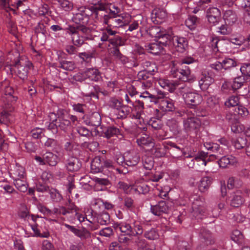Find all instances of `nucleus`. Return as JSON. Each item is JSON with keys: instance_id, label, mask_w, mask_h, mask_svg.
<instances>
[{"instance_id": "nucleus-1", "label": "nucleus", "mask_w": 250, "mask_h": 250, "mask_svg": "<svg viewBox=\"0 0 250 250\" xmlns=\"http://www.w3.org/2000/svg\"><path fill=\"white\" fill-rule=\"evenodd\" d=\"M1 88L3 90L4 95L2 97V100L8 105H11L8 108L7 106L0 112V123L7 124L13 121V117L10 113L14 110L12 104L16 102L17 97L13 95L14 91L13 88L9 85V82L5 81L1 83Z\"/></svg>"}, {"instance_id": "nucleus-2", "label": "nucleus", "mask_w": 250, "mask_h": 250, "mask_svg": "<svg viewBox=\"0 0 250 250\" xmlns=\"http://www.w3.org/2000/svg\"><path fill=\"white\" fill-rule=\"evenodd\" d=\"M65 30L71 36L73 44L78 47L84 43L89 32V28L83 25H68Z\"/></svg>"}, {"instance_id": "nucleus-3", "label": "nucleus", "mask_w": 250, "mask_h": 250, "mask_svg": "<svg viewBox=\"0 0 250 250\" xmlns=\"http://www.w3.org/2000/svg\"><path fill=\"white\" fill-rule=\"evenodd\" d=\"M131 229V232L127 233V235L132 236L131 243L136 246L140 250L147 243L142 236L143 233L142 225L140 222L133 221Z\"/></svg>"}, {"instance_id": "nucleus-4", "label": "nucleus", "mask_w": 250, "mask_h": 250, "mask_svg": "<svg viewBox=\"0 0 250 250\" xmlns=\"http://www.w3.org/2000/svg\"><path fill=\"white\" fill-rule=\"evenodd\" d=\"M183 130L188 136L195 137L201 127L200 120L195 117H188L184 118L183 121Z\"/></svg>"}, {"instance_id": "nucleus-5", "label": "nucleus", "mask_w": 250, "mask_h": 250, "mask_svg": "<svg viewBox=\"0 0 250 250\" xmlns=\"http://www.w3.org/2000/svg\"><path fill=\"white\" fill-rule=\"evenodd\" d=\"M31 66L32 63L29 61L21 59L13 63L11 69L20 79L24 80L27 79L28 71Z\"/></svg>"}, {"instance_id": "nucleus-6", "label": "nucleus", "mask_w": 250, "mask_h": 250, "mask_svg": "<svg viewBox=\"0 0 250 250\" xmlns=\"http://www.w3.org/2000/svg\"><path fill=\"white\" fill-rule=\"evenodd\" d=\"M54 116L57 120L59 128L61 130L66 131L70 127V121L68 119V113L63 109H59L56 114L51 113L49 117L50 119Z\"/></svg>"}, {"instance_id": "nucleus-7", "label": "nucleus", "mask_w": 250, "mask_h": 250, "mask_svg": "<svg viewBox=\"0 0 250 250\" xmlns=\"http://www.w3.org/2000/svg\"><path fill=\"white\" fill-rule=\"evenodd\" d=\"M110 54L115 60L120 62L123 64H128L127 67H136L139 64L134 61H129L128 58L123 55L118 47H113L110 48Z\"/></svg>"}, {"instance_id": "nucleus-8", "label": "nucleus", "mask_w": 250, "mask_h": 250, "mask_svg": "<svg viewBox=\"0 0 250 250\" xmlns=\"http://www.w3.org/2000/svg\"><path fill=\"white\" fill-rule=\"evenodd\" d=\"M215 74L208 68L202 71V75L199 80V86L202 90L206 89L209 85L214 82Z\"/></svg>"}, {"instance_id": "nucleus-9", "label": "nucleus", "mask_w": 250, "mask_h": 250, "mask_svg": "<svg viewBox=\"0 0 250 250\" xmlns=\"http://www.w3.org/2000/svg\"><path fill=\"white\" fill-rule=\"evenodd\" d=\"M35 159L40 165L47 164L50 166H55L58 162V156L51 152H46L42 157L36 156Z\"/></svg>"}, {"instance_id": "nucleus-10", "label": "nucleus", "mask_w": 250, "mask_h": 250, "mask_svg": "<svg viewBox=\"0 0 250 250\" xmlns=\"http://www.w3.org/2000/svg\"><path fill=\"white\" fill-rule=\"evenodd\" d=\"M183 97L186 104L191 108L199 105L202 101V96L194 92L187 91L183 94Z\"/></svg>"}, {"instance_id": "nucleus-11", "label": "nucleus", "mask_w": 250, "mask_h": 250, "mask_svg": "<svg viewBox=\"0 0 250 250\" xmlns=\"http://www.w3.org/2000/svg\"><path fill=\"white\" fill-rule=\"evenodd\" d=\"M168 41H158L155 42L148 43L145 45V49L154 55H158L163 50V46L168 44Z\"/></svg>"}, {"instance_id": "nucleus-12", "label": "nucleus", "mask_w": 250, "mask_h": 250, "mask_svg": "<svg viewBox=\"0 0 250 250\" xmlns=\"http://www.w3.org/2000/svg\"><path fill=\"white\" fill-rule=\"evenodd\" d=\"M138 81H140L141 87L146 89L151 87L153 84V77L145 70L140 71L137 76Z\"/></svg>"}, {"instance_id": "nucleus-13", "label": "nucleus", "mask_w": 250, "mask_h": 250, "mask_svg": "<svg viewBox=\"0 0 250 250\" xmlns=\"http://www.w3.org/2000/svg\"><path fill=\"white\" fill-rule=\"evenodd\" d=\"M149 35L152 37L158 39L159 41H170L171 36L166 33L165 31L162 30L158 26L151 27L148 30Z\"/></svg>"}, {"instance_id": "nucleus-14", "label": "nucleus", "mask_w": 250, "mask_h": 250, "mask_svg": "<svg viewBox=\"0 0 250 250\" xmlns=\"http://www.w3.org/2000/svg\"><path fill=\"white\" fill-rule=\"evenodd\" d=\"M87 10L85 7H80L78 12L74 15L72 21L76 25H84L88 22L89 18L87 13Z\"/></svg>"}, {"instance_id": "nucleus-15", "label": "nucleus", "mask_w": 250, "mask_h": 250, "mask_svg": "<svg viewBox=\"0 0 250 250\" xmlns=\"http://www.w3.org/2000/svg\"><path fill=\"white\" fill-rule=\"evenodd\" d=\"M171 42H172L176 50L180 52H184L188 47V41L184 37L174 36L172 39L170 38V41L168 42V44Z\"/></svg>"}, {"instance_id": "nucleus-16", "label": "nucleus", "mask_w": 250, "mask_h": 250, "mask_svg": "<svg viewBox=\"0 0 250 250\" xmlns=\"http://www.w3.org/2000/svg\"><path fill=\"white\" fill-rule=\"evenodd\" d=\"M131 112L130 117L132 119H140L142 113L144 109V103L140 100L136 101L131 105Z\"/></svg>"}, {"instance_id": "nucleus-17", "label": "nucleus", "mask_w": 250, "mask_h": 250, "mask_svg": "<svg viewBox=\"0 0 250 250\" xmlns=\"http://www.w3.org/2000/svg\"><path fill=\"white\" fill-rule=\"evenodd\" d=\"M125 164L133 167L137 165L140 160V155L136 151L132 150L125 153Z\"/></svg>"}, {"instance_id": "nucleus-18", "label": "nucleus", "mask_w": 250, "mask_h": 250, "mask_svg": "<svg viewBox=\"0 0 250 250\" xmlns=\"http://www.w3.org/2000/svg\"><path fill=\"white\" fill-rule=\"evenodd\" d=\"M151 212L156 216H161L167 213L168 207L165 201H160L155 205H151Z\"/></svg>"}, {"instance_id": "nucleus-19", "label": "nucleus", "mask_w": 250, "mask_h": 250, "mask_svg": "<svg viewBox=\"0 0 250 250\" xmlns=\"http://www.w3.org/2000/svg\"><path fill=\"white\" fill-rule=\"evenodd\" d=\"M112 17L111 20V25L113 27H122L128 23L130 16L128 14L119 15L116 17Z\"/></svg>"}, {"instance_id": "nucleus-20", "label": "nucleus", "mask_w": 250, "mask_h": 250, "mask_svg": "<svg viewBox=\"0 0 250 250\" xmlns=\"http://www.w3.org/2000/svg\"><path fill=\"white\" fill-rule=\"evenodd\" d=\"M221 16L220 10L216 7H212L208 8L207 11V17L208 21L215 25L219 21Z\"/></svg>"}, {"instance_id": "nucleus-21", "label": "nucleus", "mask_w": 250, "mask_h": 250, "mask_svg": "<svg viewBox=\"0 0 250 250\" xmlns=\"http://www.w3.org/2000/svg\"><path fill=\"white\" fill-rule=\"evenodd\" d=\"M81 167L82 164L80 160L75 157H70L65 162V167L70 172L77 171Z\"/></svg>"}, {"instance_id": "nucleus-22", "label": "nucleus", "mask_w": 250, "mask_h": 250, "mask_svg": "<svg viewBox=\"0 0 250 250\" xmlns=\"http://www.w3.org/2000/svg\"><path fill=\"white\" fill-rule=\"evenodd\" d=\"M64 226L73 232L76 236L82 239H86L90 235L89 231L84 228H83L82 229H79L75 227L70 226L67 224H64Z\"/></svg>"}, {"instance_id": "nucleus-23", "label": "nucleus", "mask_w": 250, "mask_h": 250, "mask_svg": "<svg viewBox=\"0 0 250 250\" xmlns=\"http://www.w3.org/2000/svg\"><path fill=\"white\" fill-rule=\"evenodd\" d=\"M87 79L93 82H100L102 80V74L96 68L92 67L85 69Z\"/></svg>"}, {"instance_id": "nucleus-24", "label": "nucleus", "mask_w": 250, "mask_h": 250, "mask_svg": "<svg viewBox=\"0 0 250 250\" xmlns=\"http://www.w3.org/2000/svg\"><path fill=\"white\" fill-rule=\"evenodd\" d=\"M244 202L242 191L237 190L234 192L231 196L230 205L233 207L237 208L240 206Z\"/></svg>"}, {"instance_id": "nucleus-25", "label": "nucleus", "mask_w": 250, "mask_h": 250, "mask_svg": "<svg viewBox=\"0 0 250 250\" xmlns=\"http://www.w3.org/2000/svg\"><path fill=\"white\" fill-rule=\"evenodd\" d=\"M237 162V159L232 155H227L222 157L218 161L220 167L225 168L229 166H233Z\"/></svg>"}, {"instance_id": "nucleus-26", "label": "nucleus", "mask_w": 250, "mask_h": 250, "mask_svg": "<svg viewBox=\"0 0 250 250\" xmlns=\"http://www.w3.org/2000/svg\"><path fill=\"white\" fill-rule=\"evenodd\" d=\"M132 222H122L121 223H114L113 227L115 229H119L121 232L127 234L131 232L132 230Z\"/></svg>"}, {"instance_id": "nucleus-27", "label": "nucleus", "mask_w": 250, "mask_h": 250, "mask_svg": "<svg viewBox=\"0 0 250 250\" xmlns=\"http://www.w3.org/2000/svg\"><path fill=\"white\" fill-rule=\"evenodd\" d=\"M131 106L123 104L121 107L116 111L115 114L118 119H124L126 118L128 115H131Z\"/></svg>"}, {"instance_id": "nucleus-28", "label": "nucleus", "mask_w": 250, "mask_h": 250, "mask_svg": "<svg viewBox=\"0 0 250 250\" xmlns=\"http://www.w3.org/2000/svg\"><path fill=\"white\" fill-rule=\"evenodd\" d=\"M84 122L87 125L98 126L101 123V117L98 112H94L88 120H84Z\"/></svg>"}, {"instance_id": "nucleus-29", "label": "nucleus", "mask_w": 250, "mask_h": 250, "mask_svg": "<svg viewBox=\"0 0 250 250\" xmlns=\"http://www.w3.org/2000/svg\"><path fill=\"white\" fill-rule=\"evenodd\" d=\"M178 79L183 82H191V79L190 78V70L189 67L185 66L181 68H179Z\"/></svg>"}, {"instance_id": "nucleus-30", "label": "nucleus", "mask_w": 250, "mask_h": 250, "mask_svg": "<svg viewBox=\"0 0 250 250\" xmlns=\"http://www.w3.org/2000/svg\"><path fill=\"white\" fill-rule=\"evenodd\" d=\"M174 104V101L168 97L163 100L160 105L164 110L166 111H173L175 108Z\"/></svg>"}, {"instance_id": "nucleus-31", "label": "nucleus", "mask_w": 250, "mask_h": 250, "mask_svg": "<svg viewBox=\"0 0 250 250\" xmlns=\"http://www.w3.org/2000/svg\"><path fill=\"white\" fill-rule=\"evenodd\" d=\"M111 27H112V26H107L104 31L103 32L101 37V40L102 41H108L111 39L110 36L115 37V36H117L116 34L118 32L115 30H113L111 28Z\"/></svg>"}, {"instance_id": "nucleus-32", "label": "nucleus", "mask_w": 250, "mask_h": 250, "mask_svg": "<svg viewBox=\"0 0 250 250\" xmlns=\"http://www.w3.org/2000/svg\"><path fill=\"white\" fill-rule=\"evenodd\" d=\"M13 180L14 185L20 191L25 192L27 191L28 185L25 178Z\"/></svg>"}, {"instance_id": "nucleus-33", "label": "nucleus", "mask_w": 250, "mask_h": 250, "mask_svg": "<svg viewBox=\"0 0 250 250\" xmlns=\"http://www.w3.org/2000/svg\"><path fill=\"white\" fill-rule=\"evenodd\" d=\"M223 18L225 22L229 24L235 23L237 19L235 12L231 10H226L224 14Z\"/></svg>"}, {"instance_id": "nucleus-34", "label": "nucleus", "mask_w": 250, "mask_h": 250, "mask_svg": "<svg viewBox=\"0 0 250 250\" xmlns=\"http://www.w3.org/2000/svg\"><path fill=\"white\" fill-rule=\"evenodd\" d=\"M73 110L83 115V120L85 118V115L87 112V106L85 104L81 103H74L71 105Z\"/></svg>"}, {"instance_id": "nucleus-35", "label": "nucleus", "mask_w": 250, "mask_h": 250, "mask_svg": "<svg viewBox=\"0 0 250 250\" xmlns=\"http://www.w3.org/2000/svg\"><path fill=\"white\" fill-rule=\"evenodd\" d=\"M212 183V179L209 176L203 177L200 180L199 186V190L201 192H205L208 189Z\"/></svg>"}, {"instance_id": "nucleus-36", "label": "nucleus", "mask_w": 250, "mask_h": 250, "mask_svg": "<svg viewBox=\"0 0 250 250\" xmlns=\"http://www.w3.org/2000/svg\"><path fill=\"white\" fill-rule=\"evenodd\" d=\"M60 67L68 71H72L75 67V63L72 61H67L63 60L62 58L59 59Z\"/></svg>"}, {"instance_id": "nucleus-37", "label": "nucleus", "mask_w": 250, "mask_h": 250, "mask_svg": "<svg viewBox=\"0 0 250 250\" xmlns=\"http://www.w3.org/2000/svg\"><path fill=\"white\" fill-rule=\"evenodd\" d=\"M243 182L238 177H230L228 181V188L229 189L239 188L242 186Z\"/></svg>"}, {"instance_id": "nucleus-38", "label": "nucleus", "mask_w": 250, "mask_h": 250, "mask_svg": "<svg viewBox=\"0 0 250 250\" xmlns=\"http://www.w3.org/2000/svg\"><path fill=\"white\" fill-rule=\"evenodd\" d=\"M152 18L157 19L163 20L167 17L166 12L163 9L159 8H154L151 13Z\"/></svg>"}, {"instance_id": "nucleus-39", "label": "nucleus", "mask_w": 250, "mask_h": 250, "mask_svg": "<svg viewBox=\"0 0 250 250\" xmlns=\"http://www.w3.org/2000/svg\"><path fill=\"white\" fill-rule=\"evenodd\" d=\"M137 143L138 145L142 146H149L152 144L153 146L154 144L152 142V138L146 134H144L139 138L137 139Z\"/></svg>"}, {"instance_id": "nucleus-40", "label": "nucleus", "mask_w": 250, "mask_h": 250, "mask_svg": "<svg viewBox=\"0 0 250 250\" xmlns=\"http://www.w3.org/2000/svg\"><path fill=\"white\" fill-rule=\"evenodd\" d=\"M246 139L244 137H237L233 138L232 140V145L236 149H240L246 145Z\"/></svg>"}, {"instance_id": "nucleus-41", "label": "nucleus", "mask_w": 250, "mask_h": 250, "mask_svg": "<svg viewBox=\"0 0 250 250\" xmlns=\"http://www.w3.org/2000/svg\"><path fill=\"white\" fill-rule=\"evenodd\" d=\"M103 167L101 163L100 158L99 157H95L91 162V168L93 172H100Z\"/></svg>"}, {"instance_id": "nucleus-42", "label": "nucleus", "mask_w": 250, "mask_h": 250, "mask_svg": "<svg viewBox=\"0 0 250 250\" xmlns=\"http://www.w3.org/2000/svg\"><path fill=\"white\" fill-rule=\"evenodd\" d=\"M110 221V216L109 214L105 212H103L99 214L97 217V222L101 225H105L108 224Z\"/></svg>"}, {"instance_id": "nucleus-43", "label": "nucleus", "mask_w": 250, "mask_h": 250, "mask_svg": "<svg viewBox=\"0 0 250 250\" xmlns=\"http://www.w3.org/2000/svg\"><path fill=\"white\" fill-rule=\"evenodd\" d=\"M167 94L164 91L158 90L157 91L156 94L153 95L152 102L155 104H157L159 102L161 103V102L165 98H168L167 96Z\"/></svg>"}, {"instance_id": "nucleus-44", "label": "nucleus", "mask_w": 250, "mask_h": 250, "mask_svg": "<svg viewBox=\"0 0 250 250\" xmlns=\"http://www.w3.org/2000/svg\"><path fill=\"white\" fill-rule=\"evenodd\" d=\"M246 81V78L242 76L235 78L233 81V83H232L233 92L241 88Z\"/></svg>"}, {"instance_id": "nucleus-45", "label": "nucleus", "mask_w": 250, "mask_h": 250, "mask_svg": "<svg viewBox=\"0 0 250 250\" xmlns=\"http://www.w3.org/2000/svg\"><path fill=\"white\" fill-rule=\"evenodd\" d=\"M200 234L203 239H204L205 242L207 245H211L214 243L212 235L208 230L203 229L201 230Z\"/></svg>"}, {"instance_id": "nucleus-46", "label": "nucleus", "mask_w": 250, "mask_h": 250, "mask_svg": "<svg viewBox=\"0 0 250 250\" xmlns=\"http://www.w3.org/2000/svg\"><path fill=\"white\" fill-rule=\"evenodd\" d=\"M51 120H52L51 122L46 123V127L48 130L50 131L53 134H56L58 132L59 126L58 125L57 120L55 117L54 119L52 117Z\"/></svg>"}, {"instance_id": "nucleus-47", "label": "nucleus", "mask_w": 250, "mask_h": 250, "mask_svg": "<svg viewBox=\"0 0 250 250\" xmlns=\"http://www.w3.org/2000/svg\"><path fill=\"white\" fill-rule=\"evenodd\" d=\"M108 42L110 44L114 46L113 47H117L118 48L119 46L124 45L125 42L122 38L118 35L111 38Z\"/></svg>"}, {"instance_id": "nucleus-48", "label": "nucleus", "mask_w": 250, "mask_h": 250, "mask_svg": "<svg viewBox=\"0 0 250 250\" xmlns=\"http://www.w3.org/2000/svg\"><path fill=\"white\" fill-rule=\"evenodd\" d=\"M144 235L145 238L149 240H156L159 237L158 232L155 229L145 231Z\"/></svg>"}, {"instance_id": "nucleus-49", "label": "nucleus", "mask_w": 250, "mask_h": 250, "mask_svg": "<svg viewBox=\"0 0 250 250\" xmlns=\"http://www.w3.org/2000/svg\"><path fill=\"white\" fill-rule=\"evenodd\" d=\"M242 74V77L246 78L247 80L250 78V63H243L240 68Z\"/></svg>"}, {"instance_id": "nucleus-50", "label": "nucleus", "mask_w": 250, "mask_h": 250, "mask_svg": "<svg viewBox=\"0 0 250 250\" xmlns=\"http://www.w3.org/2000/svg\"><path fill=\"white\" fill-rule=\"evenodd\" d=\"M209 67L211 69V71L212 70H214V72H213L215 73V76H222L221 71L222 69H224L222 62H216L210 64L209 65Z\"/></svg>"}, {"instance_id": "nucleus-51", "label": "nucleus", "mask_w": 250, "mask_h": 250, "mask_svg": "<svg viewBox=\"0 0 250 250\" xmlns=\"http://www.w3.org/2000/svg\"><path fill=\"white\" fill-rule=\"evenodd\" d=\"M119 129L114 126H109L104 132V136L107 138H110L114 135H117L119 133Z\"/></svg>"}, {"instance_id": "nucleus-52", "label": "nucleus", "mask_w": 250, "mask_h": 250, "mask_svg": "<svg viewBox=\"0 0 250 250\" xmlns=\"http://www.w3.org/2000/svg\"><path fill=\"white\" fill-rule=\"evenodd\" d=\"M48 192L50 195L51 199L54 202H60L62 198L61 194L56 189L53 188H50Z\"/></svg>"}, {"instance_id": "nucleus-53", "label": "nucleus", "mask_w": 250, "mask_h": 250, "mask_svg": "<svg viewBox=\"0 0 250 250\" xmlns=\"http://www.w3.org/2000/svg\"><path fill=\"white\" fill-rule=\"evenodd\" d=\"M231 239L235 243H241L243 241V235L240 230L236 229L232 231Z\"/></svg>"}, {"instance_id": "nucleus-54", "label": "nucleus", "mask_w": 250, "mask_h": 250, "mask_svg": "<svg viewBox=\"0 0 250 250\" xmlns=\"http://www.w3.org/2000/svg\"><path fill=\"white\" fill-rule=\"evenodd\" d=\"M14 176H13V180L25 178L24 169L22 167H17L14 172Z\"/></svg>"}, {"instance_id": "nucleus-55", "label": "nucleus", "mask_w": 250, "mask_h": 250, "mask_svg": "<svg viewBox=\"0 0 250 250\" xmlns=\"http://www.w3.org/2000/svg\"><path fill=\"white\" fill-rule=\"evenodd\" d=\"M224 69L226 70L236 65L235 60L230 58H225L222 62Z\"/></svg>"}, {"instance_id": "nucleus-56", "label": "nucleus", "mask_w": 250, "mask_h": 250, "mask_svg": "<svg viewBox=\"0 0 250 250\" xmlns=\"http://www.w3.org/2000/svg\"><path fill=\"white\" fill-rule=\"evenodd\" d=\"M239 99L237 96H232L230 97L225 103L226 106L228 107L237 106L239 105Z\"/></svg>"}, {"instance_id": "nucleus-57", "label": "nucleus", "mask_w": 250, "mask_h": 250, "mask_svg": "<svg viewBox=\"0 0 250 250\" xmlns=\"http://www.w3.org/2000/svg\"><path fill=\"white\" fill-rule=\"evenodd\" d=\"M122 103L116 98H111L109 101V106L115 110V113L121 107Z\"/></svg>"}, {"instance_id": "nucleus-58", "label": "nucleus", "mask_w": 250, "mask_h": 250, "mask_svg": "<svg viewBox=\"0 0 250 250\" xmlns=\"http://www.w3.org/2000/svg\"><path fill=\"white\" fill-rule=\"evenodd\" d=\"M34 31L35 33L39 34L42 33V35L45 36L47 34L46 25L43 23L40 22L35 27Z\"/></svg>"}, {"instance_id": "nucleus-59", "label": "nucleus", "mask_w": 250, "mask_h": 250, "mask_svg": "<svg viewBox=\"0 0 250 250\" xmlns=\"http://www.w3.org/2000/svg\"><path fill=\"white\" fill-rule=\"evenodd\" d=\"M29 211L25 206L22 207L18 212V216L24 221H29Z\"/></svg>"}, {"instance_id": "nucleus-60", "label": "nucleus", "mask_w": 250, "mask_h": 250, "mask_svg": "<svg viewBox=\"0 0 250 250\" xmlns=\"http://www.w3.org/2000/svg\"><path fill=\"white\" fill-rule=\"evenodd\" d=\"M94 181L95 183L96 187L101 186L102 187L108 186L110 185L109 181L106 178H101L99 177H95Z\"/></svg>"}, {"instance_id": "nucleus-61", "label": "nucleus", "mask_w": 250, "mask_h": 250, "mask_svg": "<svg viewBox=\"0 0 250 250\" xmlns=\"http://www.w3.org/2000/svg\"><path fill=\"white\" fill-rule=\"evenodd\" d=\"M131 240L132 236H129L125 233L121 234L118 237L119 242L126 245H129L131 243Z\"/></svg>"}, {"instance_id": "nucleus-62", "label": "nucleus", "mask_w": 250, "mask_h": 250, "mask_svg": "<svg viewBox=\"0 0 250 250\" xmlns=\"http://www.w3.org/2000/svg\"><path fill=\"white\" fill-rule=\"evenodd\" d=\"M198 19L195 16H190L185 21V24L187 27L190 30L195 28Z\"/></svg>"}, {"instance_id": "nucleus-63", "label": "nucleus", "mask_w": 250, "mask_h": 250, "mask_svg": "<svg viewBox=\"0 0 250 250\" xmlns=\"http://www.w3.org/2000/svg\"><path fill=\"white\" fill-rule=\"evenodd\" d=\"M135 191L139 194H145L149 190V187L146 184L142 183L136 186Z\"/></svg>"}, {"instance_id": "nucleus-64", "label": "nucleus", "mask_w": 250, "mask_h": 250, "mask_svg": "<svg viewBox=\"0 0 250 250\" xmlns=\"http://www.w3.org/2000/svg\"><path fill=\"white\" fill-rule=\"evenodd\" d=\"M95 54V51L94 50L88 51L80 53L79 57L83 60L88 62L90 59L94 57Z\"/></svg>"}]
</instances>
